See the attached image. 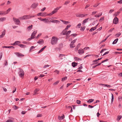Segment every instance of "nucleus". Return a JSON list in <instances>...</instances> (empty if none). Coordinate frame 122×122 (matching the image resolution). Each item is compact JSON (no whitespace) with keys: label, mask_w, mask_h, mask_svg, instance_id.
<instances>
[{"label":"nucleus","mask_w":122,"mask_h":122,"mask_svg":"<svg viewBox=\"0 0 122 122\" xmlns=\"http://www.w3.org/2000/svg\"><path fill=\"white\" fill-rule=\"evenodd\" d=\"M84 52L83 50L82 49H79L78 50V53L80 55H81Z\"/></svg>","instance_id":"8"},{"label":"nucleus","mask_w":122,"mask_h":122,"mask_svg":"<svg viewBox=\"0 0 122 122\" xmlns=\"http://www.w3.org/2000/svg\"><path fill=\"white\" fill-rule=\"evenodd\" d=\"M13 21L16 23V24L18 25H19V23L20 22V21L19 19L13 17Z\"/></svg>","instance_id":"4"},{"label":"nucleus","mask_w":122,"mask_h":122,"mask_svg":"<svg viewBox=\"0 0 122 122\" xmlns=\"http://www.w3.org/2000/svg\"><path fill=\"white\" fill-rule=\"evenodd\" d=\"M71 26V25H67V26L66 27V28L65 29H64V30H67L68 28H69Z\"/></svg>","instance_id":"33"},{"label":"nucleus","mask_w":122,"mask_h":122,"mask_svg":"<svg viewBox=\"0 0 122 122\" xmlns=\"http://www.w3.org/2000/svg\"><path fill=\"white\" fill-rule=\"evenodd\" d=\"M18 45L21 48H25L26 46L25 45L22 44Z\"/></svg>","instance_id":"20"},{"label":"nucleus","mask_w":122,"mask_h":122,"mask_svg":"<svg viewBox=\"0 0 122 122\" xmlns=\"http://www.w3.org/2000/svg\"><path fill=\"white\" fill-rule=\"evenodd\" d=\"M121 33L120 32L118 33L117 35L116 36L117 37H119L121 35Z\"/></svg>","instance_id":"54"},{"label":"nucleus","mask_w":122,"mask_h":122,"mask_svg":"<svg viewBox=\"0 0 122 122\" xmlns=\"http://www.w3.org/2000/svg\"><path fill=\"white\" fill-rule=\"evenodd\" d=\"M89 19V18L85 19L83 21L82 23V24L84 25L85 24L86 22H87L88 19Z\"/></svg>","instance_id":"17"},{"label":"nucleus","mask_w":122,"mask_h":122,"mask_svg":"<svg viewBox=\"0 0 122 122\" xmlns=\"http://www.w3.org/2000/svg\"><path fill=\"white\" fill-rule=\"evenodd\" d=\"M13 108L15 110L16 109H17L18 108V107L16 105H14L13 106Z\"/></svg>","instance_id":"45"},{"label":"nucleus","mask_w":122,"mask_h":122,"mask_svg":"<svg viewBox=\"0 0 122 122\" xmlns=\"http://www.w3.org/2000/svg\"><path fill=\"white\" fill-rule=\"evenodd\" d=\"M102 13H99V14L98 15H97V17H99L100 16L102 15Z\"/></svg>","instance_id":"58"},{"label":"nucleus","mask_w":122,"mask_h":122,"mask_svg":"<svg viewBox=\"0 0 122 122\" xmlns=\"http://www.w3.org/2000/svg\"><path fill=\"white\" fill-rule=\"evenodd\" d=\"M26 112L25 111H23L21 112V114H25Z\"/></svg>","instance_id":"57"},{"label":"nucleus","mask_w":122,"mask_h":122,"mask_svg":"<svg viewBox=\"0 0 122 122\" xmlns=\"http://www.w3.org/2000/svg\"><path fill=\"white\" fill-rule=\"evenodd\" d=\"M60 20L64 24L66 25L68 23H69V21H67L64 20Z\"/></svg>","instance_id":"23"},{"label":"nucleus","mask_w":122,"mask_h":122,"mask_svg":"<svg viewBox=\"0 0 122 122\" xmlns=\"http://www.w3.org/2000/svg\"><path fill=\"white\" fill-rule=\"evenodd\" d=\"M34 16H32L30 15H25L23 16L19 17V19L20 20H27L30 18Z\"/></svg>","instance_id":"1"},{"label":"nucleus","mask_w":122,"mask_h":122,"mask_svg":"<svg viewBox=\"0 0 122 122\" xmlns=\"http://www.w3.org/2000/svg\"><path fill=\"white\" fill-rule=\"evenodd\" d=\"M59 81H57L56 82L53 84L54 85H56L59 82Z\"/></svg>","instance_id":"44"},{"label":"nucleus","mask_w":122,"mask_h":122,"mask_svg":"<svg viewBox=\"0 0 122 122\" xmlns=\"http://www.w3.org/2000/svg\"><path fill=\"white\" fill-rule=\"evenodd\" d=\"M15 54L19 57H21L24 56V55L22 54L19 52H16Z\"/></svg>","instance_id":"7"},{"label":"nucleus","mask_w":122,"mask_h":122,"mask_svg":"<svg viewBox=\"0 0 122 122\" xmlns=\"http://www.w3.org/2000/svg\"><path fill=\"white\" fill-rule=\"evenodd\" d=\"M85 28V27L84 26L83 27H81V30H82L83 31H84Z\"/></svg>","instance_id":"49"},{"label":"nucleus","mask_w":122,"mask_h":122,"mask_svg":"<svg viewBox=\"0 0 122 122\" xmlns=\"http://www.w3.org/2000/svg\"><path fill=\"white\" fill-rule=\"evenodd\" d=\"M65 30H64L63 31V35H66V31H65L64 32Z\"/></svg>","instance_id":"47"},{"label":"nucleus","mask_w":122,"mask_h":122,"mask_svg":"<svg viewBox=\"0 0 122 122\" xmlns=\"http://www.w3.org/2000/svg\"><path fill=\"white\" fill-rule=\"evenodd\" d=\"M97 60H93V64H92L93 65H94V64H96V63H95V62H97Z\"/></svg>","instance_id":"42"},{"label":"nucleus","mask_w":122,"mask_h":122,"mask_svg":"<svg viewBox=\"0 0 122 122\" xmlns=\"http://www.w3.org/2000/svg\"><path fill=\"white\" fill-rule=\"evenodd\" d=\"M65 117L64 114L63 115V116H58V118L59 120H61L65 118Z\"/></svg>","instance_id":"11"},{"label":"nucleus","mask_w":122,"mask_h":122,"mask_svg":"<svg viewBox=\"0 0 122 122\" xmlns=\"http://www.w3.org/2000/svg\"><path fill=\"white\" fill-rule=\"evenodd\" d=\"M41 21H44L45 23H47L49 22V20L48 19L46 18L43 19L41 20Z\"/></svg>","instance_id":"19"},{"label":"nucleus","mask_w":122,"mask_h":122,"mask_svg":"<svg viewBox=\"0 0 122 122\" xmlns=\"http://www.w3.org/2000/svg\"><path fill=\"white\" fill-rule=\"evenodd\" d=\"M76 16L78 17H83V14H78L76 15Z\"/></svg>","instance_id":"22"},{"label":"nucleus","mask_w":122,"mask_h":122,"mask_svg":"<svg viewBox=\"0 0 122 122\" xmlns=\"http://www.w3.org/2000/svg\"><path fill=\"white\" fill-rule=\"evenodd\" d=\"M35 47H34L33 46H31L30 48V51H32V50L35 49Z\"/></svg>","instance_id":"39"},{"label":"nucleus","mask_w":122,"mask_h":122,"mask_svg":"<svg viewBox=\"0 0 122 122\" xmlns=\"http://www.w3.org/2000/svg\"><path fill=\"white\" fill-rule=\"evenodd\" d=\"M19 74V76L20 77H22L24 75V72L20 73H18Z\"/></svg>","instance_id":"25"},{"label":"nucleus","mask_w":122,"mask_h":122,"mask_svg":"<svg viewBox=\"0 0 122 122\" xmlns=\"http://www.w3.org/2000/svg\"><path fill=\"white\" fill-rule=\"evenodd\" d=\"M6 18L5 17H1L0 18V21H3L6 20Z\"/></svg>","instance_id":"30"},{"label":"nucleus","mask_w":122,"mask_h":122,"mask_svg":"<svg viewBox=\"0 0 122 122\" xmlns=\"http://www.w3.org/2000/svg\"><path fill=\"white\" fill-rule=\"evenodd\" d=\"M2 56V53L1 52L0 53V60H1Z\"/></svg>","instance_id":"56"},{"label":"nucleus","mask_w":122,"mask_h":122,"mask_svg":"<svg viewBox=\"0 0 122 122\" xmlns=\"http://www.w3.org/2000/svg\"><path fill=\"white\" fill-rule=\"evenodd\" d=\"M118 76L120 77H122V72L119 74Z\"/></svg>","instance_id":"64"},{"label":"nucleus","mask_w":122,"mask_h":122,"mask_svg":"<svg viewBox=\"0 0 122 122\" xmlns=\"http://www.w3.org/2000/svg\"><path fill=\"white\" fill-rule=\"evenodd\" d=\"M5 34V31H4L3 32L2 34L0 36V38H2L4 36Z\"/></svg>","instance_id":"15"},{"label":"nucleus","mask_w":122,"mask_h":122,"mask_svg":"<svg viewBox=\"0 0 122 122\" xmlns=\"http://www.w3.org/2000/svg\"><path fill=\"white\" fill-rule=\"evenodd\" d=\"M70 47L71 48H72L75 47V45L72 43L71 42L70 44Z\"/></svg>","instance_id":"16"},{"label":"nucleus","mask_w":122,"mask_h":122,"mask_svg":"<svg viewBox=\"0 0 122 122\" xmlns=\"http://www.w3.org/2000/svg\"><path fill=\"white\" fill-rule=\"evenodd\" d=\"M76 103L78 104H80L81 102L79 100H77L76 101Z\"/></svg>","instance_id":"48"},{"label":"nucleus","mask_w":122,"mask_h":122,"mask_svg":"<svg viewBox=\"0 0 122 122\" xmlns=\"http://www.w3.org/2000/svg\"><path fill=\"white\" fill-rule=\"evenodd\" d=\"M71 32V30H69L68 31H66V36H68L70 34Z\"/></svg>","instance_id":"40"},{"label":"nucleus","mask_w":122,"mask_h":122,"mask_svg":"<svg viewBox=\"0 0 122 122\" xmlns=\"http://www.w3.org/2000/svg\"><path fill=\"white\" fill-rule=\"evenodd\" d=\"M77 40L76 39H75V40H74L73 41H71V43H73V44L75 43L76 41V40Z\"/></svg>","instance_id":"59"},{"label":"nucleus","mask_w":122,"mask_h":122,"mask_svg":"<svg viewBox=\"0 0 122 122\" xmlns=\"http://www.w3.org/2000/svg\"><path fill=\"white\" fill-rule=\"evenodd\" d=\"M77 35V34H71L70 36H72L74 37H75Z\"/></svg>","instance_id":"52"},{"label":"nucleus","mask_w":122,"mask_h":122,"mask_svg":"<svg viewBox=\"0 0 122 122\" xmlns=\"http://www.w3.org/2000/svg\"><path fill=\"white\" fill-rule=\"evenodd\" d=\"M38 5V3H34L31 6V7L33 8H36Z\"/></svg>","instance_id":"6"},{"label":"nucleus","mask_w":122,"mask_h":122,"mask_svg":"<svg viewBox=\"0 0 122 122\" xmlns=\"http://www.w3.org/2000/svg\"><path fill=\"white\" fill-rule=\"evenodd\" d=\"M72 84V83H68L66 85V87H68L69 86H70Z\"/></svg>","instance_id":"55"},{"label":"nucleus","mask_w":122,"mask_h":122,"mask_svg":"<svg viewBox=\"0 0 122 122\" xmlns=\"http://www.w3.org/2000/svg\"><path fill=\"white\" fill-rule=\"evenodd\" d=\"M41 34H39L38 35V36L36 37V39L38 38L41 35Z\"/></svg>","instance_id":"62"},{"label":"nucleus","mask_w":122,"mask_h":122,"mask_svg":"<svg viewBox=\"0 0 122 122\" xmlns=\"http://www.w3.org/2000/svg\"><path fill=\"white\" fill-rule=\"evenodd\" d=\"M97 12L96 11H94L92 13V15H93L94 14H95L97 13Z\"/></svg>","instance_id":"61"},{"label":"nucleus","mask_w":122,"mask_h":122,"mask_svg":"<svg viewBox=\"0 0 122 122\" xmlns=\"http://www.w3.org/2000/svg\"><path fill=\"white\" fill-rule=\"evenodd\" d=\"M39 89H36L34 91V95H35L37 94V92L39 91Z\"/></svg>","instance_id":"27"},{"label":"nucleus","mask_w":122,"mask_h":122,"mask_svg":"<svg viewBox=\"0 0 122 122\" xmlns=\"http://www.w3.org/2000/svg\"><path fill=\"white\" fill-rule=\"evenodd\" d=\"M50 21L51 22L53 23H59L60 22L59 21L56 20H51Z\"/></svg>","instance_id":"12"},{"label":"nucleus","mask_w":122,"mask_h":122,"mask_svg":"<svg viewBox=\"0 0 122 122\" xmlns=\"http://www.w3.org/2000/svg\"><path fill=\"white\" fill-rule=\"evenodd\" d=\"M104 20V17H101V18L99 20V21H101L103 20Z\"/></svg>","instance_id":"51"},{"label":"nucleus","mask_w":122,"mask_h":122,"mask_svg":"<svg viewBox=\"0 0 122 122\" xmlns=\"http://www.w3.org/2000/svg\"><path fill=\"white\" fill-rule=\"evenodd\" d=\"M43 42V40L42 39H40L37 42V43L39 44H41Z\"/></svg>","instance_id":"21"},{"label":"nucleus","mask_w":122,"mask_h":122,"mask_svg":"<svg viewBox=\"0 0 122 122\" xmlns=\"http://www.w3.org/2000/svg\"><path fill=\"white\" fill-rule=\"evenodd\" d=\"M33 25H30L27 28V29L29 31L31 30L32 28Z\"/></svg>","instance_id":"26"},{"label":"nucleus","mask_w":122,"mask_h":122,"mask_svg":"<svg viewBox=\"0 0 122 122\" xmlns=\"http://www.w3.org/2000/svg\"><path fill=\"white\" fill-rule=\"evenodd\" d=\"M118 19L117 17H115L113 19V23L115 24H117L118 23Z\"/></svg>","instance_id":"5"},{"label":"nucleus","mask_w":122,"mask_h":122,"mask_svg":"<svg viewBox=\"0 0 122 122\" xmlns=\"http://www.w3.org/2000/svg\"><path fill=\"white\" fill-rule=\"evenodd\" d=\"M67 79V77L66 76L62 78V81H64L65 80Z\"/></svg>","instance_id":"36"},{"label":"nucleus","mask_w":122,"mask_h":122,"mask_svg":"<svg viewBox=\"0 0 122 122\" xmlns=\"http://www.w3.org/2000/svg\"><path fill=\"white\" fill-rule=\"evenodd\" d=\"M117 3L120 4L122 3V0H121L117 1Z\"/></svg>","instance_id":"63"},{"label":"nucleus","mask_w":122,"mask_h":122,"mask_svg":"<svg viewBox=\"0 0 122 122\" xmlns=\"http://www.w3.org/2000/svg\"><path fill=\"white\" fill-rule=\"evenodd\" d=\"M6 15L5 11H0V15Z\"/></svg>","instance_id":"14"},{"label":"nucleus","mask_w":122,"mask_h":122,"mask_svg":"<svg viewBox=\"0 0 122 122\" xmlns=\"http://www.w3.org/2000/svg\"><path fill=\"white\" fill-rule=\"evenodd\" d=\"M96 29V28H95L94 27H92L90 30H89V31L90 32H92V31H94Z\"/></svg>","instance_id":"31"},{"label":"nucleus","mask_w":122,"mask_h":122,"mask_svg":"<svg viewBox=\"0 0 122 122\" xmlns=\"http://www.w3.org/2000/svg\"><path fill=\"white\" fill-rule=\"evenodd\" d=\"M34 38L35 37H34V36H31V37L28 38L27 40H28V41H30L31 40L34 39Z\"/></svg>","instance_id":"38"},{"label":"nucleus","mask_w":122,"mask_h":122,"mask_svg":"<svg viewBox=\"0 0 122 122\" xmlns=\"http://www.w3.org/2000/svg\"><path fill=\"white\" fill-rule=\"evenodd\" d=\"M122 115H118L117 116V120L118 121H119L122 118Z\"/></svg>","instance_id":"13"},{"label":"nucleus","mask_w":122,"mask_h":122,"mask_svg":"<svg viewBox=\"0 0 122 122\" xmlns=\"http://www.w3.org/2000/svg\"><path fill=\"white\" fill-rule=\"evenodd\" d=\"M120 11H117V12L115 13V14H114V15L115 16H117V15H118L120 13Z\"/></svg>","instance_id":"34"},{"label":"nucleus","mask_w":122,"mask_h":122,"mask_svg":"<svg viewBox=\"0 0 122 122\" xmlns=\"http://www.w3.org/2000/svg\"><path fill=\"white\" fill-rule=\"evenodd\" d=\"M70 2V1H66L64 3V4L65 5H67Z\"/></svg>","instance_id":"50"},{"label":"nucleus","mask_w":122,"mask_h":122,"mask_svg":"<svg viewBox=\"0 0 122 122\" xmlns=\"http://www.w3.org/2000/svg\"><path fill=\"white\" fill-rule=\"evenodd\" d=\"M94 100L93 99H90L87 101V102L88 103H92L94 101Z\"/></svg>","instance_id":"28"},{"label":"nucleus","mask_w":122,"mask_h":122,"mask_svg":"<svg viewBox=\"0 0 122 122\" xmlns=\"http://www.w3.org/2000/svg\"><path fill=\"white\" fill-rule=\"evenodd\" d=\"M11 8H9L6 11V14H8L11 10Z\"/></svg>","instance_id":"37"},{"label":"nucleus","mask_w":122,"mask_h":122,"mask_svg":"<svg viewBox=\"0 0 122 122\" xmlns=\"http://www.w3.org/2000/svg\"><path fill=\"white\" fill-rule=\"evenodd\" d=\"M74 59L75 60H76L77 61H79V60H81V59L79 58L78 57H74Z\"/></svg>","instance_id":"41"},{"label":"nucleus","mask_w":122,"mask_h":122,"mask_svg":"<svg viewBox=\"0 0 122 122\" xmlns=\"http://www.w3.org/2000/svg\"><path fill=\"white\" fill-rule=\"evenodd\" d=\"M59 57L60 58V59L62 60L64 58H65V55L60 54L59 56Z\"/></svg>","instance_id":"9"},{"label":"nucleus","mask_w":122,"mask_h":122,"mask_svg":"<svg viewBox=\"0 0 122 122\" xmlns=\"http://www.w3.org/2000/svg\"><path fill=\"white\" fill-rule=\"evenodd\" d=\"M61 7H59L55 9L50 14L52 15L56 13L57 12V10Z\"/></svg>","instance_id":"3"},{"label":"nucleus","mask_w":122,"mask_h":122,"mask_svg":"<svg viewBox=\"0 0 122 122\" xmlns=\"http://www.w3.org/2000/svg\"><path fill=\"white\" fill-rule=\"evenodd\" d=\"M59 39L55 36L52 37L51 41V43L52 45H54L57 43Z\"/></svg>","instance_id":"2"},{"label":"nucleus","mask_w":122,"mask_h":122,"mask_svg":"<svg viewBox=\"0 0 122 122\" xmlns=\"http://www.w3.org/2000/svg\"><path fill=\"white\" fill-rule=\"evenodd\" d=\"M77 65V63L75 62H73L72 63V66L74 67Z\"/></svg>","instance_id":"24"},{"label":"nucleus","mask_w":122,"mask_h":122,"mask_svg":"<svg viewBox=\"0 0 122 122\" xmlns=\"http://www.w3.org/2000/svg\"><path fill=\"white\" fill-rule=\"evenodd\" d=\"M20 43V42L19 41H16L14 42V44H15V45H18V43Z\"/></svg>","instance_id":"43"},{"label":"nucleus","mask_w":122,"mask_h":122,"mask_svg":"<svg viewBox=\"0 0 122 122\" xmlns=\"http://www.w3.org/2000/svg\"><path fill=\"white\" fill-rule=\"evenodd\" d=\"M13 122V121L11 119H9L7 120L6 122Z\"/></svg>","instance_id":"60"},{"label":"nucleus","mask_w":122,"mask_h":122,"mask_svg":"<svg viewBox=\"0 0 122 122\" xmlns=\"http://www.w3.org/2000/svg\"><path fill=\"white\" fill-rule=\"evenodd\" d=\"M37 32V31L36 30L34 31L32 33L31 36H32L35 37V36L36 33Z\"/></svg>","instance_id":"18"},{"label":"nucleus","mask_w":122,"mask_h":122,"mask_svg":"<svg viewBox=\"0 0 122 122\" xmlns=\"http://www.w3.org/2000/svg\"><path fill=\"white\" fill-rule=\"evenodd\" d=\"M18 69L19 70V71L18 72V73L24 72L22 69H20V68H19Z\"/></svg>","instance_id":"35"},{"label":"nucleus","mask_w":122,"mask_h":122,"mask_svg":"<svg viewBox=\"0 0 122 122\" xmlns=\"http://www.w3.org/2000/svg\"><path fill=\"white\" fill-rule=\"evenodd\" d=\"M42 116V115L41 114H37V117H41Z\"/></svg>","instance_id":"53"},{"label":"nucleus","mask_w":122,"mask_h":122,"mask_svg":"<svg viewBox=\"0 0 122 122\" xmlns=\"http://www.w3.org/2000/svg\"><path fill=\"white\" fill-rule=\"evenodd\" d=\"M54 72L56 73L57 74H59V71L57 70H56L54 71Z\"/></svg>","instance_id":"46"},{"label":"nucleus","mask_w":122,"mask_h":122,"mask_svg":"<svg viewBox=\"0 0 122 122\" xmlns=\"http://www.w3.org/2000/svg\"><path fill=\"white\" fill-rule=\"evenodd\" d=\"M46 46H45L43 47L38 52V54H39L41 52L43 51L44 49L46 48Z\"/></svg>","instance_id":"10"},{"label":"nucleus","mask_w":122,"mask_h":122,"mask_svg":"<svg viewBox=\"0 0 122 122\" xmlns=\"http://www.w3.org/2000/svg\"><path fill=\"white\" fill-rule=\"evenodd\" d=\"M114 98V95L112 93L111 103H112L113 102Z\"/></svg>","instance_id":"32"},{"label":"nucleus","mask_w":122,"mask_h":122,"mask_svg":"<svg viewBox=\"0 0 122 122\" xmlns=\"http://www.w3.org/2000/svg\"><path fill=\"white\" fill-rule=\"evenodd\" d=\"M118 40V38H117L115 40H114V41L112 43V44H116L117 43V42Z\"/></svg>","instance_id":"29"}]
</instances>
